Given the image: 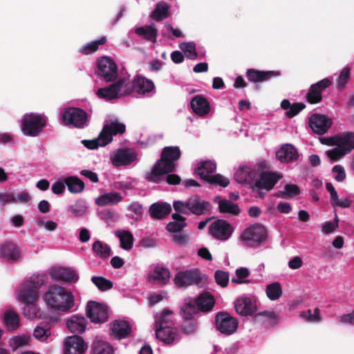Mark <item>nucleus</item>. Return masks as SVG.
Wrapping results in <instances>:
<instances>
[{"label": "nucleus", "instance_id": "1", "mask_svg": "<svg viewBox=\"0 0 354 354\" xmlns=\"http://www.w3.org/2000/svg\"><path fill=\"white\" fill-rule=\"evenodd\" d=\"M95 93L100 99L110 102L133 93H136L137 97H151L156 91L153 82L144 76L136 75L131 80L130 75H124L108 86L95 89Z\"/></svg>", "mask_w": 354, "mask_h": 354}, {"label": "nucleus", "instance_id": "2", "mask_svg": "<svg viewBox=\"0 0 354 354\" xmlns=\"http://www.w3.org/2000/svg\"><path fill=\"white\" fill-rule=\"evenodd\" d=\"M180 157L178 147H165L161 156L152 167L151 171L146 174L148 181L158 183L165 180L169 185H178L181 182L180 177L177 174H168L176 169V162Z\"/></svg>", "mask_w": 354, "mask_h": 354}, {"label": "nucleus", "instance_id": "3", "mask_svg": "<svg viewBox=\"0 0 354 354\" xmlns=\"http://www.w3.org/2000/svg\"><path fill=\"white\" fill-rule=\"evenodd\" d=\"M48 308L64 313L76 310L78 308L73 294L66 288L53 285L43 296Z\"/></svg>", "mask_w": 354, "mask_h": 354}, {"label": "nucleus", "instance_id": "4", "mask_svg": "<svg viewBox=\"0 0 354 354\" xmlns=\"http://www.w3.org/2000/svg\"><path fill=\"white\" fill-rule=\"evenodd\" d=\"M176 212L184 214L203 215L210 211L211 205L208 201L197 195L189 197L185 201H176L173 204Z\"/></svg>", "mask_w": 354, "mask_h": 354}, {"label": "nucleus", "instance_id": "5", "mask_svg": "<svg viewBox=\"0 0 354 354\" xmlns=\"http://www.w3.org/2000/svg\"><path fill=\"white\" fill-rule=\"evenodd\" d=\"M47 123L48 118L43 113H26L21 120V129L25 136L37 137L44 131Z\"/></svg>", "mask_w": 354, "mask_h": 354}, {"label": "nucleus", "instance_id": "6", "mask_svg": "<svg viewBox=\"0 0 354 354\" xmlns=\"http://www.w3.org/2000/svg\"><path fill=\"white\" fill-rule=\"evenodd\" d=\"M59 119L62 124L84 129L88 125L87 113L77 107H65L61 109Z\"/></svg>", "mask_w": 354, "mask_h": 354}, {"label": "nucleus", "instance_id": "7", "mask_svg": "<svg viewBox=\"0 0 354 354\" xmlns=\"http://www.w3.org/2000/svg\"><path fill=\"white\" fill-rule=\"evenodd\" d=\"M216 165L214 161H201L198 164L196 172L203 180L207 181L209 184L226 187L230 184V180L228 178L219 174L214 175L212 174L216 170Z\"/></svg>", "mask_w": 354, "mask_h": 354}, {"label": "nucleus", "instance_id": "8", "mask_svg": "<svg viewBox=\"0 0 354 354\" xmlns=\"http://www.w3.org/2000/svg\"><path fill=\"white\" fill-rule=\"evenodd\" d=\"M36 279L31 278V280L24 281L19 285L17 296L22 303H34L39 298L37 290L44 283V280L39 275Z\"/></svg>", "mask_w": 354, "mask_h": 354}, {"label": "nucleus", "instance_id": "9", "mask_svg": "<svg viewBox=\"0 0 354 354\" xmlns=\"http://www.w3.org/2000/svg\"><path fill=\"white\" fill-rule=\"evenodd\" d=\"M234 228L227 221L217 219L212 222L208 227L209 235L214 239L226 241L232 236Z\"/></svg>", "mask_w": 354, "mask_h": 354}, {"label": "nucleus", "instance_id": "10", "mask_svg": "<svg viewBox=\"0 0 354 354\" xmlns=\"http://www.w3.org/2000/svg\"><path fill=\"white\" fill-rule=\"evenodd\" d=\"M97 75L106 82H116L118 68L115 63L106 57H102L97 63Z\"/></svg>", "mask_w": 354, "mask_h": 354}, {"label": "nucleus", "instance_id": "11", "mask_svg": "<svg viewBox=\"0 0 354 354\" xmlns=\"http://www.w3.org/2000/svg\"><path fill=\"white\" fill-rule=\"evenodd\" d=\"M215 323L217 330L222 334L230 335L237 329L238 322L229 313L220 312L215 317Z\"/></svg>", "mask_w": 354, "mask_h": 354}, {"label": "nucleus", "instance_id": "12", "mask_svg": "<svg viewBox=\"0 0 354 354\" xmlns=\"http://www.w3.org/2000/svg\"><path fill=\"white\" fill-rule=\"evenodd\" d=\"M201 281V273L198 269L194 268L178 272L174 279L175 285L184 288L194 284H198Z\"/></svg>", "mask_w": 354, "mask_h": 354}, {"label": "nucleus", "instance_id": "13", "mask_svg": "<svg viewBox=\"0 0 354 354\" xmlns=\"http://www.w3.org/2000/svg\"><path fill=\"white\" fill-rule=\"evenodd\" d=\"M138 154L131 148L119 149L110 155L111 162L115 167L127 166L137 160Z\"/></svg>", "mask_w": 354, "mask_h": 354}, {"label": "nucleus", "instance_id": "14", "mask_svg": "<svg viewBox=\"0 0 354 354\" xmlns=\"http://www.w3.org/2000/svg\"><path fill=\"white\" fill-rule=\"evenodd\" d=\"M87 317L95 324L104 323L109 317L106 305L96 301H89L86 308Z\"/></svg>", "mask_w": 354, "mask_h": 354}, {"label": "nucleus", "instance_id": "15", "mask_svg": "<svg viewBox=\"0 0 354 354\" xmlns=\"http://www.w3.org/2000/svg\"><path fill=\"white\" fill-rule=\"evenodd\" d=\"M281 176L277 172L261 171L259 169V174L254 183L253 189H263L266 191L272 189Z\"/></svg>", "mask_w": 354, "mask_h": 354}, {"label": "nucleus", "instance_id": "16", "mask_svg": "<svg viewBox=\"0 0 354 354\" xmlns=\"http://www.w3.org/2000/svg\"><path fill=\"white\" fill-rule=\"evenodd\" d=\"M259 174V167L253 166H241L234 174L235 180L241 184L254 185Z\"/></svg>", "mask_w": 354, "mask_h": 354}, {"label": "nucleus", "instance_id": "17", "mask_svg": "<svg viewBox=\"0 0 354 354\" xmlns=\"http://www.w3.org/2000/svg\"><path fill=\"white\" fill-rule=\"evenodd\" d=\"M332 84L329 77L324 78L315 84H313L306 95L308 102L310 104H317L322 100V92L328 88Z\"/></svg>", "mask_w": 354, "mask_h": 354}, {"label": "nucleus", "instance_id": "18", "mask_svg": "<svg viewBox=\"0 0 354 354\" xmlns=\"http://www.w3.org/2000/svg\"><path fill=\"white\" fill-rule=\"evenodd\" d=\"M234 307L238 314L251 316L257 310V300L254 297L245 295L235 300Z\"/></svg>", "mask_w": 354, "mask_h": 354}, {"label": "nucleus", "instance_id": "19", "mask_svg": "<svg viewBox=\"0 0 354 354\" xmlns=\"http://www.w3.org/2000/svg\"><path fill=\"white\" fill-rule=\"evenodd\" d=\"M241 239L245 242L261 243L266 239V230L260 224H254L243 232Z\"/></svg>", "mask_w": 354, "mask_h": 354}, {"label": "nucleus", "instance_id": "20", "mask_svg": "<svg viewBox=\"0 0 354 354\" xmlns=\"http://www.w3.org/2000/svg\"><path fill=\"white\" fill-rule=\"evenodd\" d=\"M126 130L125 124L118 121L106 122L102 130L101 136L104 137L102 145H108L113 140V136L122 134Z\"/></svg>", "mask_w": 354, "mask_h": 354}, {"label": "nucleus", "instance_id": "21", "mask_svg": "<svg viewBox=\"0 0 354 354\" xmlns=\"http://www.w3.org/2000/svg\"><path fill=\"white\" fill-rule=\"evenodd\" d=\"M332 124V119L324 115L315 113L309 118V125L311 129L319 135L324 134Z\"/></svg>", "mask_w": 354, "mask_h": 354}, {"label": "nucleus", "instance_id": "22", "mask_svg": "<svg viewBox=\"0 0 354 354\" xmlns=\"http://www.w3.org/2000/svg\"><path fill=\"white\" fill-rule=\"evenodd\" d=\"M87 346L84 339L78 336L68 337L64 341V354H82Z\"/></svg>", "mask_w": 354, "mask_h": 354}, {"label": "nucleus", "instance_id": "23", "mask_svg": "<svg viewBox=\"0 0 354 354\" xmlns=\"http://www.w3.org/2000/svg\"><path fill=\"white\" fill-rule=\"evenodd\" d=\"M148 279L158 285L167 284L170 278V271L164 266L156 265L148 273Z\"/></svg>", "mask_w": 354, "mask_h": 354}, {"label": "nucleus", "instance_id": "24", "mask_svg": "<svg viewBox=\"0 0 354 354\" xmlns=\"http://www.w3.org/2000/svg\"><path fill=\"white\" fill-rule=\"evenodd\" d=\"M193 111L199 117H205L210 111L211 106L207 99L203 95H195L190 102Z\"/></svg>", "mask_w": 354, "mask_h": 354}, {"label": "nucleus", "instance_id": "25", "mask_svg": "<svg viewBox=\"0 0 354 354\" xmlns=\"http://www.w3.org/2000/svg\"><path fill=\"white\" fill-rule=\"evenodd\" d=\"M58 321V318L50 317L48 321L41 322L33 330V336L35 338L41 342L46 341L51 335L50 328L56 324Z\"/></svg>", "mask_w": 354, "mask_h": 354}, {"label": "nucleus", "instance_id": "26", "mask_svg": "<svg viewBox=\"0 0 354 354\" xmlns=\"http://www.w3.org/2000/svg\"><path fill=\"white\" fill-rule=\"evenodd\" d=\"M50 276L53 280L67 282H76L79 279L78 274L75 270L62 267L52 269L50 272Z\"/></svg>", "mask_w": 354, "mask_h": 354}, {"label": "nucleus", "instance_id": "27", "mask_svg": "<svg viewBox=\"0 0 354 354\" xmlns=\"http://www.w3.org/2000/svg\"><path fill=\"white\" fill-rule=\"evenodd\" d=\"M0 257L13 261H20L21 256L18 245L11 241H5L0 245Z\"/></svg>", "mask_w": 354, "mask_h": 354}, {"label": "nucleus", "instance_id": "28", "mask_svg": "<svg viewBox=\"0 0 354 354\" xmlns=\"http://www.w3.org/2000/svg\"><path fill=\"white\" fill-rule=\"evenodd\" d=\"M276 156L281 162L288 163L297 160L299 153L292 145L286 144L277 151Z\"/></svg>", "mask_w": 354, "mask_h": 354}, {"label": "nucleus", "instance_id": "29", "mask_svg": "<svg viewBox=\"0 0 354 354\" xmlns=\"http://www.w3.org/2000/svg\"><path fill=\"white\" fill-rule=\"evenodd\" d=\"M88 322L86 318L81 315H73L66 321L68 330L75 334L83 333L86 328Z\"/></svg>", "mask_w": 354, "mask_h": 354}, {"label": "nucleus", "instance_id": "30", "mask_svg": "<svg viewBox=\"0 0 354 354\" xmlns=\"http://www.w3.org/2000/svg\"><path fill=\"white\" fill-rule=\"evenodd\" d=\"M279 75L280 73L274 71H263L250 68L246 72L248 80L254 83L265 82Z\"/></svg>", "mask_w": 354, "mask_h": 354}, {"label": "nucleus", "instance_id": "31", "mask_svg": "<svg viewBox=\"0 0 354 354\" xmlns=\"http://www.w3.org/2000/svg\"><path fill=\"white\" fill-rule=\"evenodd\" d=\"M214 201L218 205V209L221 213H227L234 216H237L240 213L241 209L237 203L223 198L221 196L214 197Z\"/></svg>", "mask_w": 354, "mask_h": 354}, {"label": "nucleus", "instance_id": "32", "mask_svg": "<svg viewBox=\"0 0 354 354\" xmlns=\"http://www.w3.org/2000/svg\"><path fill=\"white\" fill-rule=\"evenodd\" d=\"M111 330L113 335L119 339L125 338L131 332L129 323L120 320H116L112 323Z\"/></svg>", "mask_w": 354, "mask_h": 354}, {"label": "nucleus", "instance_id": "33", "mask_svg": "<svg viewBox=\"0 0 354 354\" xmlns=\"http://www.w3.org/2000/svg\"><path fill=\"white\" fill-rule=\"evenodd\" d=\"M156 335L158 339L166 344L172 343L177 336L176 330L171 326L156 328Z\"/></svg>", "mask_w": 354, "mask_h": 354}, {"label": "nucleus", "instance_id": "34", "mask_svg": "<svg viewBox=\"0 0 354 354\" xmlns=\"http://www.w3.org/2000/svg\"><path fill=\"white\" fill-rule=\"evenodd\" d=\"M123 197L119 192H109L104 194L95 200L97 205H114L122 201Z\"/></svg>", "mask_w": 354, "mask_h": 354}, {"label": "nucleus", "instance_id": "35", "mask_svg": "<svg viewBox=\"0 0 354 354\" xmlns=\"http://www.w3.org/2000/svg\"><path fill=\"white\" fill-rule=\"evenodd\" d=\"M171 210L170 204L165 202H158L153 203L150 208V215L151 217L162 218L169 214Z\"/></svg>", "mask_w": 354, "mask_h": 354}, {"label": "nucleus", "instance_id": "36", "mask_svg": "<svg viewBox=\"0 0 354 354\" xmlns=\"http://www.w3.org/2000/svg\"><path fill=\"white\" fill-rule=\"evenodd\" d=\"M135 32L149 41L155 42L157 39L158 30L154 23L146 27H136Z\"/></svg>", "mask_w": 354, "mask_h": 354}, {"label": "nucleus", "instance_id": "37", "mask_svg": "<svg viewBox=\"0 0 354 354\" xmlns=\"http://www.w3.org/2000/svg\"><path fill=\"white\" fill-rule=\"evenodd\" d=\"M92 250L96 257L102 259H107L112 254L110 245L100 240H96L93 243Z\"/></svg>", "mask_w": 354, "mask_h": 354}, {"label": "nucleus", "instance_id": "38", "mask_svg": "<svg viewBox=\"0 0 354 354\" xmlns=\"http://www.w3.org/2000/svg\"><path fill=\"white\" fill-rule=\"evenodd\" d=\"M196 302L200 311L208 312L214 306L215 299L209 292H205L200 295Z\"/></svg>", "mask_w": 354, "mask_h": 354}, {"label": "nucleus", "instance_id": "39", "mask_svg": "<svg viewBox=\"0 0 354 354\" xmlns=\"http://www.w3.org/2000/svg\"><path fill=\"white\" fill-rule=\"evenodd\" d=\"M92 354H114L113 347L107 342L95 339L91 345Z\"/></svg>", "mask_w": 354, "mask_h": 354}, {"label": "nucleus", "instance_id": "40", "mask_svg": "<svg viewBox=\"0 0 354 354\" xmlns=\"http://www.w3.org/2000/svg\"><path fill=\"white\" fill-rule=\"evenodd\" d=\"M338 145L348 153L354 149V132L346 131L337 136Z\"/></svg>", "mask_w": 354, "mask_h": 354}, {"label": "nucleus", "instance_id": "41", "mask_svg": "<svg viewBox=\"0 0 354 354\" xmlns=\"http://www.w3.org/2000/svg\"><path fill=\"white\" fill-rule=\"evenodd\" d=\"M200 310L196 299H189L185 300V304L181 308L182 317L185 319H193L194 316Z\"/></svg>", "mask_w": 354, "mask_h": 354}, {"label": "nucleus", "instance_id": "42", "mask_svg": "<svg viewBox=\"0 0 354 354\" xmlns=\"http://www.w3.org/2000/svg\"><path fill=\"white\" fill-rule=\"evenodd\" d=\"M3 322L8 330H15L19 324V315L14 310H8L3 313Z\"/></svg>", "mask_w": 354, "mask_h": 354}, {"label": "nucleus", "instance_id": "43", "mask_svg": "<svg viewBox=\"0 0 354 354\" xmlns=\"http://www.w3.org/2000/svg\"><path fill=\"white\" fill-rule=\"evenodd\" d=\"M281 107L286 111V115L288 118H293L301 111L306 106L301 102L291 104L288 100H283L281 102Z\"/></svg>", "mask_w": 354, "mask_h": 354}, {"label": "nucleus", "instance_id": "44", "mask_svg": "<svg viewBox=\"0 0 354 354\" xmlns=\"http://www.w3.org/2000/svg\"><path fill=\"white\" fill-rule=\"evenodd\" d=\"M115 235L119 238L120 247L125 250H130L133 245V234L128 230H116Z\"/></svg>", "mask_w": 354, "mask_h": 354}, {"label": "nucleus", "instance_id": "45", "mask_svg": "<svg viewBox=\"0 0 354 354\" xmlns=\"http://www.w3.org/2000/svg\"><path fill=\"white\" fill-rule=\"evenodd\" d=\"M64 182L71 193H80L84 189V182L77 176H68L64 179Z\"/></svg>", "mask_w": 354, "mask_h": 354}, {"label": "nucleus", "instance_id": "46", "mask_svg": "<svg viewBox=\"0 0 354 354\" xmlns=\"http://www.w3.org/2000/svg\"><path fill=\"white\" fill-rule=\"evenodd\" d=\"M169 6L167 3L159 2L156 4L150 17L157 21H161L169 17Z\"/></svg>", "mask_w": 354, "mask_h": 354}, {"label": "nucleus", "instance_id": "47", "mask_svg": "<svg viewBox=\"0 0 354 354\" xmlns=\"http://www.w3.org/2000/svg\"><path fill=\"white\" fill-rule=\"evenodd\" d=\"M106 38L105 36L101 37L99 39L87 43L82 46L78 50L81 54L90 55L95 53L99 48L100 45L105 44Z\"/></svg>", "mask_w": 354, "mask_h": 354}, {"label": "nucleus", "instance_id": "48", "mask_svg": "<svg viewBox=\"0 0 354 354\" xmlns=\"http://www.w3.org/2000/svg\"><path fill=\"white\" fill-rule=\"evenodd\" d=\"M266 293L271 301L279 299L283 293L281 284L279 282H273L268 284L266 287Z\"/></svg>", "mask_w": 354, "mask_h": 354}, {"label": "nucleus", "instance_id": "49", "mask_svg": "<svg viewBox=\"0 0 354 354\" xmlns=\"http://www.w3.org/2000/svg\"><path fill=\"white\" fill-rule=\"evenodd\" d=\"M171 316V313L169 310H165L160 313H156L154 317L156 328L172 326Z\"/></svg>", "mask_w": 354, "mask_h": 354}, {"label": "nucleus", "instance_id": "50", "mask_svg": "<svg viewBox=\"0 0 354 354\" xmlns=\"http://www.w3.org/2000/svg\"><path fill=\"white\" fill-rule=\"evenodd\" d=\"M179 48L187 59H196V45L194 41L182 42L179 44Z\"/></svg>", "mask_w": 354, "mask_h": 354}, {"label": "nucleus", "instance_id": "51", "mask_svg": "<svg viewBox=\"0 0 354 354\" xmlns=\"http://www.w3.org/2000/svg\"><path fill=\"white\" fill-rule=\"evenodd\" d=\"M91 281L101 291L109 290L113 286L112 281L104 277L93 276L91 278Z\"/></svg>", "mask_w": 354, "mask_h": 354}, {"label": "nucleus", "instance_id": "52", "mask_svg": "<svg viewBox=\"0 0 354 354\" xmlns=\"http://www.w3.org/2000/svg\"><path fill=\"white\" fill-rule=\"evenodd\" d=\"M69 211L77 217L84 216L88 212V207L83 201H77L74 204L70 205Z\"/></svg>", "mask_w": 354, "mask_h": 354}, {"label": "nucleus", "instance_id": "53", "mask_svg": "<svg viewBox=\"0 0 354 354\" xmlns=\"http://www.w3.org/2000/svg\"><path fill=\"white\" fill-rule=\"evenodd\" d=\"M236 277H232V282L236 284L249 283L250 280L245 279L250 275V271L247 268H240L236 270Z\"/></svg>", "mask_w": 354, "mask_h": 354}, {"label": "nucleus", "instance_id": "54", "mask_svg": "<svg viewBox=\"0 0 354 354\" xmlns=\"http://www.w3.org/2000/svg\"><path fill=\"white\" fill-rule=\"evenodd\" d=\"M300 317L308 322L317 323L321 320L320 311L317 308L313 311L311 310L301 311Z\"/></svg>", "mask_w": 354, "mask_h": 354}, {"label": "nucleus", "instance_id": "55", "mask_svg": "<svg viewBox=\"0 0 354 354\" xmlns=\"http://www.w3.org/2000/svg\"><path fill=\"white\" fill-rule=\"evenodd\" d=\"M30 340L29 335H17L11 338L9 341L10 346L13 349H17L19 347L28 344Z\"/></svg>", "mask_w": 354, "mask_h": 354}, {"label": "nucleus", "instance_id": "56", "mask_svg": "<svg viewBox=\"0 0 354 354\" xmlns=\"http://www.w3.org/2000/svg\"><path fill=\"white\" fill-rule=\"evenodd\" d=\"M348 153L346 151H345L343 148H342L339 145H336L335 147L326 151V155L328 158L333 161H337Z\"/></svg>", "mask_w": 354, "mask_h": 354}, {"label": "nucleus", "instance_id": "57", "mask_svg": "<svg viewBox=\"0 0 354 354\" xmlns=\"http://www.w3.org/2000/svg\"><path fill=\"white\" fill-rule=\"evenodd\" d=\"M25 304L23 308L24 315L30 319L35 318L39 312V307L34 303H24Z\"/></svg>", "mask_w": 354, "mask_h": 354}, {"label": "nucleus", "instance_id": "58", "mask_svg": "<svg viewBox=\"0 0 354 354\" xmlns=\"http://www.w3.org/2000/svg\"><path fill=\"white\" fill-rule=\"evenodd\" d=\"M127 210L132 213L131 218L134 220H138L140 218L143 214L142 206L138 202H133L131 203L128 206Z\"/></svg>", "mask_w": 354, "mask_h": 354}, {"label": "nucleus", "instance_id": "59", "mask_svg": "<svg viewBox=\"0 0 354 354\" xmlns=\"http://www.w3.org/2000/svg\"><path fill=\"white\" fill-rule=\"evenodd\" d=\"M104 137L101 136V133H100L98 138L93 140H82V143L84 146L89 149H95L98 147H104L106 145H102L104 142Z\"/></svg>", "mask_w": 354, "mask_h": 354}, {"label": "nucleus", "instance_id": "60", "mask_svg": "<svg viewBox=\"0 0 354 354\" xmlns=\"http://www.w3.org/2000/svg\"><path fill=\"white\" fill-rule=\"evenodd\" d=\"M214 278L216 283L221 287H225L230 279L228 272L219 270L215 272Z\"/></svg>", "mask_w": 354, "mask_h": 354}, {"label": "nucleus", "instance_id": "61", "mask_svg": "<svg viewBox=\"0 0 354 354\" xmlns=\"http://www.w3.org/2000/svg\"><path fill=\"white\" fill-rule=\"evenodd\" d=\"M186 219L181 221H174L169 222L167 225V230L171 232H178L186 226Z\"/></svg>", "mask_w": 354, "mask_h": 354}, {"label": "nucleus", "instance_id": "62", "mask_svg": "<svg viewBox=\"0 0 354 354\" xmlns=\"http://www.w3.org/2000/svg\"><path fill=\"white\" fill-rule=\"evenodd\" d=\"M350 78V68L348 67H345L341 71L338 79L337 80L338 86L339 88H342L347 84L348 80Z\"/></svg>", "mask_w": 354, "mask_h": 354}, {"label": "nucleus", "instance_id": "63", "mask_svg": "<svg viewBox=\"0 0 354 354\" xmlns=\"http://www.w3.org/2000/svg\"><path fill=\"white\" fill-rule=\"evenodd\" d=\"M16 198L14 192H0V205H6L8 203H15Z\"/></svg>", "mask_w": 354, "mask_h": 354}, {"label": "nucleus", "instance_id": "64", "mask_svg": "<svg viewBox=\"0 0 354 354\" xmlns=\"http://www.w3.org/2000/svg\"><path fill=\"white\" fill-rule=\"evenodd\" d=\"M333 174L334 178L338 182L344 181L346 178L345 169L339 165H337L333 167Z\"/></svg>", "mask_w": 354, "mask_h": 354}]
</instances>
